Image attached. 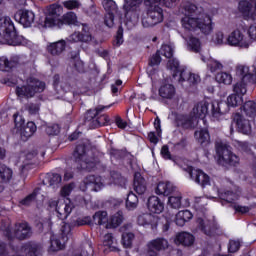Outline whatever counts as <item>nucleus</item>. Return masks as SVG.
Wrapping results in <instances>:
<instances>
[{"instance_id": "obj_31", "label": "nucleus", "mask_w": 256, "mask_h": 256, "mask_svg": "<svg viewBox=\"0 0 256 256\" xmlns=\"http://www.w3.org/2000/svg\"><path fill=\"white\" fill-rule=\"evenodd\" d=\"M179 83H183L188 81L192 85H195L201 81V78L197 74H193L191 72H187V70H183L180 72V78L178 79Z\"/></svg>"}, {"instance_id": "obj_42", "label": "nucleus", "mask_w": 256, "mask_h": 256, "mask_svg": "<svg viewBox=\"0 0 256 256\" xmlns=\"http://www.w3.org/2000/svg\"><path fill=\"white\" fill-rule=\"evenodd\" d=\"M93 221L95 225H105L109 218L107 217V212L105 211H98L93 215Z\"/></svg>"}, {"instance_id": "obj_16", "label": "nucleus", "mask_w": 256, "mask_h": 256, "mask_svg": "<svg viewBox=\"0 0 256 256\" xmlns=\"http://www.w3.org/2000/svg\"><path fill=\"white\" fill-rule=\"evenodd\" d=\"M6 237L8 239H19L23 241V239H27V237H31V227L27 223L16 224L14 233H11L9 229L6 230Z\"/></svg>"}, {"instance_id": "obj_43", "label": "nucleus", "mask_w": 256, "mask_h": 256, "mask_svg": "<svg viewBox=\"0 0 256 256\" xmlns=\"http://www.w3.org/2000/svg\"><path fill=\"white\" fill-rule=\"evenodd\" d=\"M243 103V96H240L239 94H231L227 98V105L228 107H238V105H241Z\"/></svg>"}, {"instance_id": "obj_10", "label": "nucleus", "mask_w": 256, "mask_h": 256, "mask_svg": "<svg viewBox=\"0 0 256 256\" xmlns=\"http://www.w3.org/2000/svg\"><path fill=\"white\" fill-rule=\"evenodd\" d=\"M13 117L15 127L18 131H20L22 141H27L29 137H33L35 131H37V126L33 122H28L27 125H25V121H23L21 117H18L17 114H14Z\"/></svg>"}, {"instance_id": "obj_61", "label": "nucleus", "mask_w": 256, "mask_h": 256, "mask_svg": "<svg viewBox=\"0 0 256 256\" xmlns=\"http://www.w3.org/2000/svg\"><path fill=\"white\" fill-rule=\"evenodd\" d=\"M241 247V241L239 240H230L228 251L229 253H237L239 251V248Z\"/></svg>"}, {"instance_id": "obj_11", "label": "nucleus", "mask_w": 256, "mask_h": 256, "mask_svg": "<svg viewBox=\"0 0 256 256\" xmlns=\"http://www.w3.org/2000/svg\"><path fill=\"white\" fill-rule=\"evenodd\" d=\"M226 44L230 47H240L241 49H249L251 42L247 40L245 34L241 30L232 31L226 38Z\"/></svg>"}, {"instance_id": "obj_30", "label": "nucleus", "mask_w": 256, "mask_h": 256, "mask_svg": "<svg viewBox=\"0 0 256 256\" xmlns=\"http://www.w3.org/2000/svg\"><path fill=\"white\" fill-rule=\"evenodd\" d=\"M193 219V213L189 210H181L176 214L175 223L178 227H183L185 223Z\"/></svg>"}, {"instance_id": "obj_19", "label": "nucleus", "mask_w": 256, "mask_h": 256, "mask_svg": "<svg viewBox=\"0 0 256 256\" xmlns=\"http://www.w3.org/2000/svg\"><path fill=\"white\" fill-rule=\"evenodd\" d=\"M14 19L23 27H31L35 23V13L31 10H19L14 15Z\"/></svg>"}, {"instance_id": "obj_18", "label": "nucleus", "mask_w": 256, "mask_h": 256, "mask_svg": "<svg viewBox=\"0 0 256 256\" xmlns=\"http://www.w3.org/2000/svg\"><path fill=\"white\" fill-rule=\"evenodd\" d=\"M43 245L35 242H28L23 246H20L21 256H41L43 255Z\"/></svg>"}, {"instance_id": "obj_4", "label": "nucleus", "mask_w": 256, "mask_h": 256, "mask_svg": "<svg viewBox=\"0 0 256 256\" xmlns=\"http://www.w3.org/2000/svg\"><path fill=\"white\" fill-rule=\"evenodd\" d=\"M216 153L218 156V165L222 167H237L239 164V156L231 151V146L225 144L223 141H216Z\"/></svg>"}, {"instance_id": "obj_49", "label": "nucleus", "mask_w": 256, "mask_h": 256, "mask_svg": "<svg viewBox=\"0 0 256 256\" xmlns=\"http://www.w3.org/2000/svg\"><path fill=\"white\" fill-rule=\"evenodd\" d=\"M102 5L107 13H112V15H115L117 13V3L113 0H104L102 2Z\"/></svg>"}, {"instance_id": "obj_33", "label": "nucleus", "mask_w": 256, "mask_h": 256, "mask_svg": "<svg viewBox=\"0 0 256 256\" xmlns=\"http://www.w3.org/2000/svg\"><path fill=\"white\" fill-rule=\"evenodd\" d=\"M173 185L171 182H160L155 190L156 195H164L169 196L171 193H173Z\"/></svg>"}, {"instance_id": "obj_7", "label": "nucleus", "mask_w": 256, "mask_h": 256, "mask_svg": "<svg viewBox=\"0 0 256 256\" xmlns=\"http://www.w3.org/2000/svg\"><path fill=\"white\" fill-rule=\"evenodd\" d=\"M45 91V83L36 78L29 77L27 85L16 88L18 97H34L35 93H43Z\"/></svg>"}, {"instance_id": "obj_63", "label": "nucleus", "mask_w": 256, "mask_h": 256, "mask_svg": "<svg viewBox=\"0 0 256 256\" xmlns=\"http://www.w3.org/2000/svg\"><path fill=\"white\" fill-rule=\"evenodd\" d=\"M232 208L235 210V213H241V215L249 213V211H251V207L239 204H234Z\"/></svg>"}, {"instance_id": "obj_50", "label": "nucleus", "mask_w": 256, "mask_h": 256, "mask_svg": "<svg viewBox=\"0 0 256 256\" xmlns=\"http://www.w3.org/2000/svg\"><path fill=\"white\" fill-rule=\"evenodd\" d=\"M238 9L240 13H243V15L249 17V15H251V9H253V5H251V3L248 1H240Z\"/></svg>"}, {"instance_id": "obj_40", "label": "nucleus", "mask_w": 256, "mask_h": 256, "mask_svg": "<svg viewBox=\"0 0 256 256\" xmlns=\"http://www.w3.org/2000/svg\"><path fill=\"white\" fill-rule=\"evenodd\" d=\"M194 136L201 145H203V143H209V130H207V128L196 131Z\"/></svg>"}, {"instance_id": "obj_14", "label": "nucleus", "mask_w": 256, "mask_h": 256, "mask_svg": "<svg viewBox=\"0 0 256 256\" xmlns=\"http://www.w3.org/2000/svg\"><path fill=\"white\" fill-rule=\"evenodd\" d=\"M0 35H2L6 41H13V39L17 37V30L10 17L0 18Z\"/></svg>"}, {"instance_id": "obj_38", "label": "nucleus", "mask_w": 256, "mask_h": 256, "mask_svg": "<svg viewBox=\"0 0 256 256\" xmlns=\"http://www.w3.org/2000/svg\"><path fill=\"white\" fill-rule=\"evenodd\" d=\"M62 27L63 25H79L77 21V14L75 12H68L61 17Z\"/></svg>"}, {"instance_id": "obj_51", "label": "nucleus", "mask_w": 256, "mask_h": 256, "mask_svg": "<svg viewBox=\"0 0 256 256\" xmlns=\"http://www.w3.org/2000/svg\"><path fill=\"white\" fill-rule=\"evenodd\" d=\"M219 197L220 199H222V201H226L227 203H233V201H236L237 199V194L231 191H225V192H220Z\"/></svg>"}, {"instance_id": "obj_8", "label": "nucleus", "mask_w": 256, "mask_h": 256, "mask_svg": "<svg viewBox=\"0 0 256 256\" xmlns=\"http://www.w3.org/2000/svg\"><path fill=\"white\" fill-rule=\"evenodd\" d=\"M61 15H63V6L59 4L50 5L47 9L46 17L42 26L58 27V29H61V27H63Z\"/></svg>"}, {"instance_id": "obj_6", "label": "nucleus", "mask_w": 256, "mask_h": 256, "mask_svg": "<svg viewBox=\"0 0 256 256\" xmlns=\"http://www.w3.org/2000/svg\"><path fill=\"white\" fill-rule=\"evenodd\" d=\"M147 1L149 2L147 17L142 19V25L143 27H155L163 21V8L157 1Z\"/></svg>"}, {"instance_id": "obj_24", "label": "nucleus", "mask_w": 256, "mask_h": 256, "mask_svg": "<svg viewBox=\"0 0 256 256\" xmlns=\"http://www.w3.org/2000/svg\"><path fill=\"white\" fill-rule=\"evenodd\" d=\"M147 207L151 213H163L165 204L157 196H151L148 198Z\"/></svg>"}, {"instance_id": "obj_5", "label": "nucleus", "mask_w": 256, "mask_h": 256, "mask_svg": "<svg viewBox=\"0 0 256 256\" xmlns=\"http://www.w3.org/2000/svg\"><path fill=\"white\" fill-rule=\"evenodd\" d=\"M111 106H103L100 105L95 109L88 110L85 114L84 125L89 127V129H97L98 127H103V125H107L109 123V116L107 114L98 116L99 113L105 111V109H109Z\"/></svg>"}, {"instance_id": "obj_47", "label": "nucleus", "mask_w": 256, "mask_h": 256, "mask_svg": "<svg viewBox=\"0 0 256 256\" xmlns=\"http://www.w3.org/2000/svg\"><path fill=\"white\" fill-rule=\"evenodd\" d=\"M216 81L224 85H231L233 83V77L227 72H221L216 75Z\"/></svg>"}, {"instance_id": "obj_58", "label": "nucleus", "mask_w": 256, "mask_h": 256, "mask_svg": "<svg viewBox=\"0 0 256 256\" xmlns=\"http://www.w3.org/2000/svg\"><path fill=\"white\" fill-rule=\"evenodd\" d=\"M114 47H121L123 45V27H119L117 30L116 38L113 42Z\"/></svg>"}, {"instance_id": "obj_29", "label": "nucleus", "mask_w": 256, "mask_h": 256, "mask_svg": "<svg viewBox=\"0 0 256 256\" xmlns=\"http://www.w3.org/2000/svg\"><path fill=\"white\" fill-rule=\"evenodd\" d=\"M169 247V241L165 238H157L148 243L149 251H165Z\"/></svg>"}, {"instance_id": "obj_59", "label": "nucleus", "mask_w": 256, "mask_h": 256, "mask_svg": "<svg viewBox=\"0 0 256 256\" xmlns=\"http://www.w3.org/2000/svg\"><path fill=\"white\" fill-rule=\"evenodd\" d=\"M73 189H75V183L67 184L61 189L60 195L62 197H69Z\"/></svg>"}, {"instance_id": "obj_22", "label": "nucleus", "mask_w": 256, "mask_h": 256, "mask_svg": "<svg viewBox=\"0 0 256 256\" xmlns=\"http://www.w3.org/2000/svg\"><path fill=\"white\" fill-rule=\"evenodd\" d=\"M233 121L238 127L240 133H243L244 135H249V133H251V123L249 122V120L243 118L241 114H234Z\"/></svg>"}, {"instance_id": "obj_54", "label": "nucleus", "mask_w": 256, "mask_h": 256, "mask_svg": "<svg viewBox=\"0 0 256 256\" xmlns=\"http://www.w3.org/2000/svg\"><path fill=\"white\" fill-rule=\"evenodd\" d=\"M208 69L211 71V73H215L217 71H221L223 69V64L217 60H209L208 61Z\"/></svg>"}, {"instance_id": "obj_23", "label": "nucleus", "mask_w": 256, "mask_h": 256, "mask_svg": "<svg viewBox=\"0 0 256 256\" xmlns=\"http://www.w3.org/2000/svg\"><path fill=\"white\" fill-rule=\"evenodd\" d=\"M91 39H93V37L91 36V33H89V28L87 26H83L82 32H74L69 37V41H72V43H79V41L89 43Z\"/></svg>"}, {"instance_id": "obj_25", "label": "nucleus", "mask_w": 256, "mask_h": 256, "mask_svg": "<svg viewBox=\"0 0 256 256\" xmlns=\"http://www.w3.org/2000/svg\"><path fill=\"white\" fill-rule=\"evenodd\" d=\"M236 75L241 77V81H247L248 83H256V78L249 72V66L240 64L236 67Z\"/></svg>"}, {"instance_id": "obj_1", "label": "nucleus", "mask_w": 256, "mask_h": 256, "mask_svg": "<svg viewBox=\"0 0 256 256\" xmlns=\"http://www.w3.org/2000/svg\"><path fill=\"white\" fill-rule=\"evenodd\" d=\"M185 16L181 20V24L185 31H201L204 35H209L213 31L211 25V17L209 15H197V6L195 4H187L185 7Z\"/></svg>"}, {"instance_id": "obj_27", "label": "nucleus", "mask_w": 256, "mask_h": 256, "mask_svg": "<svg viewBox=\"0 0 256 256\" xmlns=\"http://www.w3.org/2000/svg\"><path fill=\"white\" fill-rule=\"evenodd\" d=\"M84 185L86 189L90 191H99L101 187H103V183L101 182V177L95 175H89L84 179Z\"/></svg>"}, {"instance_id": "obj_3", "label": "nucleus", "mask_w": 256, "mask_h": 256, "mask_svg": "<svg viewBox=\"0 0 256 256\" xmlns=\"http://www.w3.org/2000/svg\"><path fill=\"white\" fill-rule=\"evenodd\" d=\"M221 105H223V103L217 101L211 103L202 101L194 105L190 114L192 117L196 118V121L199 117L204 119L206 115L212 117L213 121H220L223 115H225V112L221 110Z\"/></svg>"}, {"instance_id": "obj_55", "label": "nucleus", "mask_w": 256, "mask_h": 256, "mask_svg": "<svg viewBox=\"0 0 256 256\" xmlns=\"http://www.w3.org/2000/svg\"><path fill=\"white\" fill-rule=\"evenodd\" d=\"M63 7L65 9H68L69 11L73 9H79L81 7V3L77 0H66L62 2Z\"/></svg>"}, {"instance_id": "obj_52", "label": "nucleus", "mask_w": 256, "mask_h": 256, "mask_svg": "<svg viewBox=\"0 0 256 256\" xmlns=\"http://www.w3.org/2000/svg\"><path fill=\"white\" fill-rule=\"evenodd\" d=\"M159 53L166 57V59H171V57H173L174 48L171 45L164 44L159 50Z\"/></svg>"}, {"instance_id": "obj_20", "label": "nucleus", "mask_w": 256, "mask_h": 256, "mask_svg": "<svg viewBox=\"0 0 256 256\" xmlns=\"http://www.w3.org/2000/svg\"><path fill=\"white\" fill-rule=\"evenodd\" d=\"M137 223L142 227H151V229H155V227H157V223H159V216L153 214H142L138 216Z\"/></svg>"}, {"instance_id": "obj_13", "label": "nucleus", "mask_w": 256, "mask_h": 256, "mask_svg": "<svg viewBox=\"0 0 256 256\" xmlns=\"http://www.w3.org/2000/svg\"><path fill=\"white\" fill-rule=\"evenodd\" d=\"M196 223L198 225V228L204 235H207L208 237H213L215 235H221V228L219 225L215 224V221L208 220L207 218H197Z\"/></svg>"}, {"instance_id": "obj_41", "label": "nucleus", "mask_w": 256, "mask_h": 256, "mask_svg": "<svg viewBox=\"0 0 256 256\" xmlns=\"http://www.w3.org/2000/svg\"><path fill=\"white\" fill-rule=\"evenodd\" d=\"M249 83L251 82L243 80L238 81L233 87L234 93H236V95H240V97H243V95L247 93V85H249Z\"/></svg>"}, {"instance_id": "obj_45", "label": "nucleus", "mask_w": 256, "mask_h": 256, "mask_svg": "<svg viewBox=\"0 0 256 256\" xmlns=\"http://www.w3.org/2000/svg\"><path fill=\"white\" fill-rule=\"evenodd\" d=\"M181 199L183 196L181 194H175L168 198V205L172 209H181Z\"/></svg>"}, {"instance_id": "obj_12", "label": "nucleus", "mask_w": 256, "mask_h": 256, "mask_svg": "<svg viewBox=\"0 0 256 256\" xmlns=\"http://www.w3.org/2000/svg\"><path fill=\"white\" fill-rule=\"evenodd\" d=\"M70 237L71 227L69 225L62 226L60 237L54 236L51 238L52 251H61V249H65V243L69 241Z\"/></svg>"}, {"instance_id": "obj_26", "label": "nucleus", "mask_w": 256, "mask_h": 256, "mask_svg": "<svg viewBox=\"0 0 256 256\" xmlns=\"http://www.w3.org/2000/svg\"><path fill=\"white\" fill-rule=\"evenodd\" d=\"M175 243L183 247H191L195 243V236L189 232H180L176 235Z\"/></svg>"}, {"instance_id": "obj_15", "label": "nucleus", "mask_w": 256, "mask_h": 256, "mask_svg": "<svg viewBox=\"0 0 256 256\" xmlns=\"http://www.w3.org/2000/svg\"><path fill=\"white\" fill-rule=\"evenodd\" d=\"M183 171L189 173L190 178L195 181V183H198V185H201V187H206V185H209V183H211L209 175H207L201 169H194L191 166H186L183 168Z\"/></svg>"}, {"instance_id": "obj_32", "label": "nucleus", "mask_w": 256, "mask_h": 256, "mask_svg": "<svg viewBox=\"0 0 256 256\" xmlns=\"http://www.w3.org/2000/svg\"><path fill=\"white\" fill-rule=\"evenodd\" d=\"M175 86L172 84H164L159 88V95L162 99H173L175 97Z\"/></svg>"}, {"instance_id": "obj_17", "label": "nucleus", "mask_w": 256, "mask_h": 256, "mask_svg": "<svg viewBox=\"0 0 256 256\" xmlns=\"http://www.w3.org/2000/svg\"><path fill=\"white\" fill-rule=\"evenodd\" d=\"M175 123L182 129H195L199 120L192 114H177L175 117Z\"/></svg>"}, {"instance_id": "obj_46", "label": "nucleus", "mask_w": 256, "mask_h": 256, "mask_svg": "<svg viewBox=\"0 0 256 256\" xmlns=\"http://www.w3.org/2000/svg\"><path fill=\"white\" fill-rule=\"evenodd\" d=\"M111 179L112 183L118 185V187H125V185H127V178L117 172H111Z\"/></svg>"}, {"instance_id": "obj_36", "label": "nucleus", "mask_w": 256, "mask_h": 256, "mask_svg": "<svg viewBox=\"0 0 256 256\" xmlns=\"http://www.w3.org/2000/svg\"><path fill=\"white\" fill-rule=\"evenodd\" d=\"M103 245L104 247H108L110 251H119L117 247V240L113 237V234L108 233L103 237Z\"/></svg>"}, {"instance_id": "obj_62", "label": "nucleus", "mask_w": 256, "mask_h": 256, "mask_svg": "<svg viewBox=\"0 0 256 256\" xmlns=\"http://www.w3.org/2000/svg\"><path fill=\"white\" fill-rule=\"evenodd\" d=\"M45 131L47 135H59L60 128H59V125L52 124V125L46 126Z\"/></svg>"}, {"instance_id": "obj_53", "label": "nucleus", "mask_w": 256, "mask_h": 256, "mask_svg": "<svg viewBox=\"0 0 256 256\" xmlns=\"http://www.w3.org/2000/svg\"><path fill=\"white\" fill-rule=\"evenodd\" d=\"M110 223L112 227H119V225L123 223V212L118 211L117 213L112 215Z\"/></svg>"}, {"instance_id": "obj_64", "label": "nucleus", "mask_w": 256, "mask_h": 256, "mask_svg": "<svg viewBox=\"0 0 256 256\" xmlns=\"http://www.w3.org/2000/svg\"><path fill=\"white\" fill-rule=\"evenodd\" d=\"M248 36L251 41H256V23L249 27Z\"/></svg>"}, {"instance_id": "obj_56", "label": "nucleus", "mask_w": 256, "mask_h": 256, "mask_svg": "<svg viewBox=\"0 0 256 256\" xmlns=\"http://www.w3.org/2000/svg\"><path fill=\"white\" fill-rule=\"evenodd\" d=\"M46 180L48 181L50 187L53 185H59L61 183L62 178L59 174H50L47 176Z\"/></svg>"}, {"instance_id": "obj_39", "label": "nucleus", "mask_w": 256, "mask_h": 256, "mask_svg": "<svg viewBox=\"0 0 256 256\" xmlns=\"http://www.w3.org/2000/svg\"><path fill=\"white\" fill-rule=\"evenodd\" d=\"M168 69L170 71H173V77H177L179 75V78L181 77V71H185V69H181V66H179V61L177 59H170L167 63Z\"/></svg>"}, {"instance_id": "obj_9", "label": "nucleus", "mask_w": 256, "mask_h": 256, "mask_svg": "<svg viewBox=\"0 0 256 256\" xmlns=\"http://www.w3.org/2000/svg\"><path fill=\"white\" fill-rule=\"evenodd\" d=\"M49 207L55 208L57 217L60 218L62 221L64 219H67L69 215H71V212L73 211V203H71V200L66 198L63 200H50L49 201Z\"/></svg>"}, {"instance_id": "obj_2", "label": "nucleus", "mask_w": 256, "mask_h": 256, "mask_svg": "<svg viewBox=\"0 0 256 256\" xmlns=\"http://www.w3.org/2000/svg\"><path fill=\"white\" fill-rule=\"evenodd\" d=\"M73 157L84 171H105L107 169L105 157L93 150H86L83 144L76 146Z\"/></svg>"}, {"instance_id": "obj_28", "label": "nucleus", "mask_w": 256, "mask_h": 256, "mask_svg": "<svg viewBox=\"0 0 256 256\" xmlns=\"http://www.w3.org/2000/svg\"><path fill=\"white\" fill-rule=\"evenodd\" d=\"M133 187L138 195H143L145 191H147V181H145V178H143L139 172L134 174Z\"/></svg>"}, {"instance_id": "obj_48", "label": "nucleus", "mask_w": 256, "mask_h": 256, "mask_svg": "<svg viewBox=\"0 0 256 256\" xmlns=\"http://www.w3.org/2000/svg\"><path fill=\"white\" fill-rule=\"evenodd\" d=\"M133 239H135V234L131 232L123 233L122 234L123 247H125L126 249L131 248V246L133 245Z\"/></svg>"}, {"instance_id": "obj_34", "label": "nucleus", "mask_w": 256, "mask_h": 256, "mask_svg": "<svg viewBox=\"0 0 256 256\" xmlns=\"http://www.w3.org/2000/svg\"><path fill=\"white\" fill-rule=\"evenodd\" d=\"M186 41L189 51H193V53H199L201 51V40L199 38L190 36Z\"/></svg>"}, {"instance_id": "obj_57", "label": "nucleus", "mask_w": 256, "mask_h": 256, "mask_svg": "<svg viewBox=\"0 0 256 256\" xmlns=\"http://www.w3.org/2000/svg\"><path fill=\"white\" fill-rule=\"evenodd\" d=\"M213 42L216 43V45H227V39L225 40V35L223 32H217L213 38Z\"/></svg>"}, {"instance_id": "obj_21", "label": "nucleus", "mask_w": 256, "mask_h": 256, "mask_svg": "<svg viewBox=\"0 0 256 256\" xmlns=\"http://www.w3.org/2000/svg\"><path fill=\"white\" fill-rule=\"evenodd\" d=\"M67 47V42L65 40H59L56 42H50L47 44V52L52 55V57H59L65 48Z\"/></svg>"}, {"instance_id": "obj_35", "label": "nucleus", "mask_w": 256, "mask_h": 256, "mask_svg": "<svg viewBox=\"0 0 256 256\" xmlns=\"http://www.w3.org/2000/svg\"><path fill=\"white\" fill-rule=\"evenodd\" d=\"M13 179V170L7 166L0 165V183H9Z\"/></svg>"}, {"instance_id": "obj_37", "label": "nucleus", "mask_w": 256, "mask_h": 256, "mask_svg": "<svg viewBox=\"0 0 256 256\" xmlns=\"http://www.w3.org/2000/svg\"><path fill=\"white\" fill-rule=\"evenodd\" d=\"M139 205V198L135 193L129 192L126 199V209L128 211H135V208Z\"/></svg>"}, {"instance_id": "obj_44", "label": "nucleus", "mask_w": 256, "mask_h": 256, "mask_svg": "<svg viewBox=\"0 0 256 256\" xmlns=\"http://www.w3.org/2000/svg\"><path fill=\"white\" fill-rule=\"evenodd\" d=\"M243 111L248 117H255L256 103L254 101H247L243 105Z\"/></svg>"}, {"instance_id": "obj_60", "label": "nucleus", "mask_w": 256, "mask_h": 256, "mask_svg": "<svg viewBox=\"0 0 256 256\" xmlns=\"http://www.w3.org/2000/svg\"><path fill=\"white\" fill-rule=\"evenodd\" d=\"M11 68V63L9 59L5 56L0 57V71H9Z\"/></svg>"}]
</instances>
